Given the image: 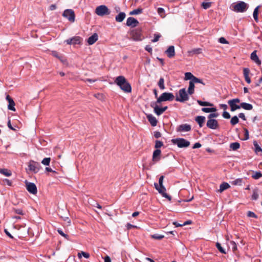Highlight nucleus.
I'll return each instance as SVG.
<instances>
[{"label": "nucleus", "mask_w": 262, "mask_h": 262, "mask_svg": "<svg viewBox=\"0 0 262 262\" xmlns=\"http://www.w3.org/2000/svg\"><path fill=\"white\" fill-rule=\"evenodd\" d=\"M51 161L50 158H45L41 161V163L46 166H48L50 164Z\"/></svg>", "instance_id": "nucleus-46"}, {"label": "nucleus", "mask_w": 262, "mask_h": 262, "mask_svg": "<svg viewBox=\"0 0 262 262\" xmlns=\"http://www.w3.org/2000/svg\"><path fill=\"white\" fill-rule=\"evenodd\" d=\"M248 8L247 4L243 1H240L233 6L232 10L236 12L243 13L245 12Z\"/></svg>", "instance_id": "nucleus-4"}, {"label": "nucleus", "mask_w": 262, "mask_h": 262, "mask_svg": "<svg viewBox=\"0 0 262 262\" xmlns=\"http://www.w3.org/2000/svg\"><path fill=\"white\" fill-rule=\"evenodd\" d=\"M253 145L255 147V151L256 153H258L259 152H262V149L261 147L258 145L256 141H254Z\"/></svg>", "instance_id": "nucleus-40"}, {"label": "nucleus", "mask_w": 262, "mask_h": 262, "mask_svg": "<svg viewBox=\"0 0 262 262\" xmlns=\"http://www.w3.org/2000/svg\"><path fill=\"white\" fill-rule=\"evenodd\" d=\"M230 147L233 150H237L240 147V144L238 142H233L230 144Z\"/></svg>", "instance_id": "nucleus-31"}, {"label": "nucleus", "mask_w": 262, "mask_h": 262, "mask_svg": "<svg viewBox=\"0 0 262 262\" xmlns=\"http://www.w3.org/2000/svg\"><path fill=\"white\" fill-rule=\"evenodd\" d=\"M115 82L124 92H131V85L123 76H119L116 77Z\"/></svg>", "instance_id": "nucleus-1"}, {"label": "nucleus", "mask_w": 262, "mask_h": 262, "mask_svg": "<svg viewBox=\"0 0 262 262\" xmlns=\"http://www.w3.org/2000/svg\"><path fill=\"white\" fill-rule=\"evenodd\" d=\"M256 51L254 50L251 54L250 56V58L252 60L254 61L257 64L260 65L261 64V61L259 59L257 54Z\"/></svg>", "instance_id": "nucleus-21"}, {"label": "nucleus", "mask_w": 262, "mask_h": 262, "mask_svg": "<svg viewBox=\"0 0 262 262\" xmlns=\"http://www.w3.org/2000/svg\"><path fill=\"white\" fill-rule=\"evenodd\" d=\"M158 84L161 90H164L165 89L164 85V79L163 77H161L160 78Z\"/></svg>", "instance_id": "nucleus-36"}, {"label": "nucleus", "mask_w": 262, "mask_h": 262, "mask_svg": "<svg viewBox=\"0 0 262 262\" xmlns=\"http://www.w3.org/2000/svg\"><path fill=\"white\" fill-rule=\"evenodd\" d=\"M82 38L80 36H74L67 39L65 42L68 45H79L81 43Z\"/></svg>", "instance_id": "nucleus-14"}, {"label": "nucleus", "mask_w": 262, "mask_h": 262, "mask_svg": "<svg viewBox=\"0 0 262 262\" xmlns=\"http://www.w3.org/2000/svg\"><path fill=\"white\" fill-rule=\"evenodd\" d=\"M145 49L146 51H147V52H148L149 53L151 54L152 50V48L150 47V46L147 45L145 47Z\"/></svg>", "instance_id": "nucleus-60"}, {"label": "nucleus", "mask_w": 262, "mask_h": 262, "mask_svg": "<svg viewBox=\"0 0 262 262\" xmlns=\"http://www.w3.org/2000/svg\"><path fill=\"white\" fill-rule=\"evenodd\" d=\"M260 8V6H257L254 10L253 16L255 21L257 23L258 21V11Z\"/></svg>", "instance_id": "nucleus-29"}, {"label": "nucleus", "mask_w": 262, "mask_h": 262, "mask_svg": "<svg viewBox=\"0 0 262 262\" xmlns=\"http://www.w3.org/2000/svg\"><path fill=\"white\" fill-rule=\"evenodd\" d=\"M247 216L249 217L257 218V215L254 212L251 211H248L247 212Z\"/></svg>", "instance_id": "nucleus-51"}, {"label": "nucleus", "mask_w": 262, "mask_h": 262, "mask_svg": "<svg viewBox=\"0 0 262 262\" xmlns=\"http://www.w3.org/2000/svg\"><path fill=\"white\" fill-rule=\"evenodd\" d=\"M250 70L249 68H245L243 69V74L245 79V81L248 83H250L251 82V79L249 76L250 74Z\"/></svg>", "instance_id": "nucleus-22"}, {"label": "nucleus", "mask_w": 262, "mask_h": 262, "mask_svg": "<svg viewBox=\"0 0 262 262\" xmlns=\"http://www.w3.org/2000/svg\"><path fill=\"white\" fill-rule=\"evenodd\" d=\"M174 98V96L171 93L164 92L157 98L156 103H160L163 101H172Z\"/></svg>", "instance_id": "nucleus-5"}, {"label": "nucleus", "mask_w": 262, "mask_h": 262, "mask_svg": "<svg viewBox=\"0 0 262 262\" xmlns=\"http://www.w3.org/2000/svg\"><path fill=\"white\" fill-rule=\"evenodd\" d=\"M156 102H152L150 104L151 107L154 108V113L158 116L162 115L166 110H167L168 106H165L162 107H160Z\"/></svg>", "instance_id": "nucleus-7"}, {"label": "nucleus", "mask_w": 262, "mask_h": 262, "mask_svg": "<svg viewBox=\"0 0 262 262\" xmlns=\"http://www.w3.org/2000/svg\"><path fill=\"white\" fill-rule=\"evenodd\" d=\"M195 77L190 72H186L185 74V80H191L190 81H193V78Z\"/></svg>", "instance_id": "nucleus-32"}, {"label": "nucleus", "mask_w": 262, "mask_h": 262, "mask_svg": "<svg viewBox=\"0 0 262 262\" xmlns=\"http://www.w3.org/2000/svg\"><path fill=\"white\" fill-rule=\"evenodd\" d=\"M167 57L169 58H171L175 56V50L173 46H169L167 49L165 51Z\"/></svg>", "instance_id": "nucleus-19"}, {"label": "nucleus", "mask_w": 262, "mask_h": 262, "mask_svg": "<svg viewBox=\"0 0 262 262\" xmlns=\"http://www.w3.org/2000/svg\"><path fill=\"white\" fill-rule=\"evenodd\" d=\"M240 99L238 98H235L233 99L229 100L228 101V104L230 106L231 111L234 112L238 109L241 108V104L237 105L236 103H239Z\"/></svg>", "instance_id": "nucleus-10"}, {"label": "nucleus", "mask_w": 262, "mask_h": 262, "mask_svg": "<svg viewBox=\"0 0 262 262\" xmlns=\"http://www.w3.org/2000/svg\"><path fill=\"white\" fill-rule=\"evenodd\" d=\"M232 185L241 186L243 183V179L242 178L236 179L231 182Z\"/></svg>", "instance_id": "nucleus-34"}, {"label": "nucleus", "mask_w": 262, "mask_h": 262, "mask_svg": "<svg viewBox=\"0 0 262 262\" xmlns=\"http://www.w3.org/2000/svg\"><path fill=\"white\" fill-rule=\"evenodd\" d=\"M151 237L152 238L160 240L162 239L164 237V236L163 235H160L159 234H154L151 235Z\"/></svg>", "instance_id": "nucleus-42"}, {"label": "nucleus", "mask_w": 262, "mask_h": 262, "mask_svg": "<svg viewBox=\"0 0 262 262\" xmlns=\"http://www.w3.org/2000/svg\"><path fill=\"white\" fill-rule=\"evenodd\" d=\"M191 129V126L188 124H182L178 126L176 129L178 132H189Z\"/></svg>", "instance_id": "nucleus-16"}, {"label": "nucleus", "mask_w": 262, "mask_h": 262, "mask_svg": "<svg viewBox=\"0 0 262 262\" xmlns=\"http://www.w3.org/2000/svg\"><path fill=\"white\" fill-rule=\"evenodd\" d=\"M62 16L66 18H67L71 22H74L75 15L74 12L72 9H67L64 11Z\"/></svg>", "instance_id": "nucleus-11"}, {"label": "nucleus", "mask_w": 262, "mask_h": 262, "mask_svg": "<svg viewBox=\"0 0 262 262\" xmlns=\"http://www.w3.org/2000/svg\"><path fill=\"white\" fill-rule=\"evenodd\" d=\"M143 12V9L139 8L136 9H134V10L130 11L129 12V15H137L140 13H142Z\"/></svg>", "instance_id": "nucleus-33"}, {"label": "nucleus", "mask_w": 262, "mask_h": 262, "mask_svg": "<svg viewBox=\"0 0 262 262\" xmlns=\"http://www.w3.org/2000/svg\"><path fill=\"white\" fill-rule=\"evenodd\" d=\"M161 151L159 149H156L154 151L152 161L154 163L158 162L161 159Z\"/></svg>", "instance_id": "nucleus-18"}, {"label": "nucleus", "mask_w": 262, "mask_h": 262, "mask_svg": "<svg viewBox=\"0 0 262 262\" xmlns=\"http://www.w3.org/2000/svg\"><path fill=\"white\" fill-rule=\"evenodd\" d=\"M171 142L173 144H176L179 148H186L190 144L189 141L181 138L173 139L171 140Z\"/></svg>", "instance_id": "nucleus-2"}, {"label": "nucleus", "mask_w": 262, "mask_h": 262, "mask_svg": "<svg viewBox=\"0 0 262 262\" xmlns=\"http://www.w3.org/2000/svg\"><path fill=\"white\" fill-rule=\"evenodd\" d=\"M139 24V22L137 19L133 17H129L127 19L126 26L130 27L132 28L137 26Z\"/></svg>", "instance_id": "nucleus-17"}, {"label": "nucleus", "mask_w": 262, "mask_h": 262, "mask_svg": "<svg viewBox=\"0 0 262 262\" xmlns=\"http://www.w3.org/2000/svg\"><path fill=\"white\" fill-rule=\"evenodd\" d=\"M161 35L160 34H155L154 39L152 40V42H155L159 40Z\"/></svg>", "instance_id": "nucleus-53"}, {"label": "nucleus", "mask_w": 262, "mask_h": 262, "mask_svg": "<svg viewBox=\"0 0 262 262\" xmlns=\"http://www.w3.org/2000/svg\"><path fill=\"white\" fill-rule=\"evenodd\" d=\"M130 35L134 40L139 41L142 39L141 30L140 29L133 30L130 33Z\"/></svg>", "instance_id": "nucleus-12"}, {"label": "nucleus", "mask_w": 262, "mask_h": 262, "mask_svg": "<svg viewBox=\"0 0 262 262\" xmlns=\"http://www.w3.org/2000/svg\"><path fill=\"white\" fill-rule=\"evenodd\" d=\"M98 39V36L97 33L93 34L88 39V43L90 45L94 44Z\"/></svg>", "instance_id": "nucleus-23"}, {"label": "nucleus", "mask_w": 262, "mask_h": 262, "mask_svg": "<svg viewBox=\"0 0 262 262\" xmlns=\"http://www.w3.org/2000/svg\"><path fill=\"white\" fill-rule=\"evenodd\" d=\"M261 177H262V173L260 171H255L252 176V178L255 180H257Z\"/></svg>", "instance_id": "nucleus-38"}, {"label": "nucleus", "mask_w": 262, "mask_h": 262, "mask_svg": "<svg viewBox=\"0 0 262 262\" xmlns=\"http://www.w3.org/2000/svg\"><path fill=\"white\" fill-rule=\"evenodd\" d=\"M211 6V2H203L201 4V6L204 9H207L209 8Z\"/></svg>", "instance_id": "nucleus-43"}, {"label": "nucleus", "mask_w": 262, "mask_h": 262, "mask_svg": "<svg viewBox=\"0 0 262 262\" xmlns=\"http://www.w3.org/2000/svg\"><path fill=\"white\" fill-rule=\"evenodd\" d=\"M219 114L217 113H211L208 116L209 119H213V118H216Z\"/></svg>", "instance_id": "nucleus-55"}, {"label": "nucleus", "mask_w": 262, "mask_h": 262, "mask_svg": "<svg viewBox=\"0 0 262 262\" xmlns=\"http://www.w3.org/2000/svg\"><path fill=\"white\" fill-rule=\"evenodd\" d=\"M230 185L227 183V182H223L222 183L220 186V189L219 191L220 192H223V191L227 189L228 188H230Z\"/></svg>", "instance_id": "nucleus-28"}, {"label": "nucleus", "mask_w": 262, "mask_h": 262, "mask_svg": "<svg viewBox=\"0 0 262 262\" xmlns=\"http://www.w3.org/2000/svg\"><path fill=\"white\" fill-rule=\"evenodd\" d=\"M40 165L39 163L33 160H30L28 164L29 170L36 173L40 169Z\"/></svg>", "instance_id": "nucleus-9"}, {"label": "nucleus", "mask_w": 262, "mask_h": 262, "mask_svg": "<svg viewBox=\"0 0 262 262\" xmlns=\"http://www.w3.org/2000/svg\"><path fill=\"white\" fill-rule=\"evenodd\" d=\"M155 188L158 191L163 197L167 199L169 201H171V196L166 193V188L164 185L159 186L157 183L154 184Z\"/></svg>", "instance_id": "nucleus-8"}, {"label": "nucleus", "mask_w": 262, "mask_h": 262, "mask_svg": "<svg viewBox=\"0 0 262 262\" xmlns=\"http://www.w3.org/2000/svg\"><path fill=\"white\" fill-rule=\"evenodd\" d=\"M81 255H83V257H84L86 258H88L90 257V254L87 253L83 251H81L80 253H78V256L79 258L81 257Z\"/></svg>", "instance_id": "nucleus-45"}, {"label": "nucleus", "mask_w": 262, "mask_h": 262, "mask_svg": "<svg viewBox=\"0 0 262 262\" xmlns=\"http://www.w3.org/2000/svg\"><path fill=\"white\" fill-rule=\"evenodd\" d=\"M241 106L244 110L250 111L253 109V105L250 103L246 102H242L241 103Z\"/></svg>", "instance_id": "nucleus-27"}, {"label": "nucleus", "mask_w": 262, "mask_h": 262, "mask_svg": "<svg viewBox=\"0 0 262 262\" xmlns=\"http://www.w3.org/2000/svg\"><path fill=\"white\" fill-rule=\"evenodd\" d=\"M125 16L126 14L124 12H120L116 16L115 20L117 22L121 23L124 19Z\"/></svg>", "instance_id": "nucleus-25"}, {"label": "nucleus", "mask_w": 262, "mask_h": 262, "mask_svg": "<svg viewBox=\"0 0 262 262\" xmlns=\"http://www.w3.org/2000/svg\"><path fill=\"white\" fill-rule=\"evenodd\" d=\"M239 122V119L236 116L233 117L231 120L230 123L232 125H234Z\"/></svg>", "instance_id": "nucleus-41"}, {"label": "nucleus", "mask_w": 262, "mask_h": 262, "mask_svg": "<svg viewBox=\"0 0 262 262\" xmlns=\"http://www.w3.org/2000/svg\"><path fill=\"white\" fill-rule=\"evenodd\" d=\"M0 173L5 175L7 177H10L12 175V172L10 170L7 169H0Z\"/></svg>", "instance_id": "nucleus-30"}, {"label": "nucleus", "mask_w": 262, "mask_h": 262, "mask_svg": "<svg viewBox=\"0 0 262 262\" xmlns=\"http://www.w3.org/2000/svg\"><path fill=\"white\" fill-rule=\"evenodd\" d=\"M146 117L152 126H156L157 125L158 121L152 115L148 114Z\"/></svg>", "instance_id": "nucleus-20"}, {"label": "nucleus", "mask_w": 262, "mask_h": 262, "mask_svg": "<svg viewBox=\"0 0 262 262\" xmlns=\"http://www.w3.org/2000/svg\"><path fill=\"white\" fill-rule=\"evenodd\" d=\"M110 11L105 5H100L97 7L95 10V13L99 16H104L110 14Z\"/></svg>", "instance_id": "nucleus-6"}, {"label": "nucleus", "mask_w": 262, "mask_h": 262, "mask_svg": "<svg viewBox=\"0 0 262 262\" xmlns=\"http://www.w3.org/2000/svg\"><path fill=\"white\" fill-rule=\"evenodd\" d=\"M258 198V194L255 191H254L252 195V199L256 200Z\"/></svg>", "instance_id": "nucleus-57"}, {"label": "nucleus", "mask_w": 262, "mask_h": 262, "mask_svg": "<svg viewBox=\"0 0 262 262\" xmlns=\"http://www.w3.org/2000/svg\"><path fill=\"white\" fill-rule=\"evenodd\" d=\"M223 117L225 119H229L231 116L228 112L224 111L223 113Z\"/></svg>", "instance_id": "nucleus-56"}, {"label": "nucleus", "mask_w": 262, "mask_h": 262, "mask_svg": "<svg viewBox=\"0 0 262 262\" xmlns=\"http://www.w3.org/2000/svg\"><path fill=\"white\" fill-rule=\"evenodd\" d=\"M164 178V177L163 176H161L159 178V185H158L159 186L163 185V182Z\"/></svg>", "instance_id": "nucleus-61"}, {"label": "nucleus", "mask_w": 262, "mask_h": 262, "mask_svg": "<svg viewBox=\"0 0 262 262\" xmlns=\"http://www.w3.org/2000/svg\"><path fill=\"white\" fill-rule=\"evenodd\" d=\"M52 55L58 58L60 60H61L62 62H63V61L62 60V59H61L62 57L61 56L59 55V53L57 52V51H52Z\"/></svg>", "instance_id": "nucleus-49"}, {"label": "nucleus", "mask_w": 262, "mask_h": 262, "mask_svg": "<svg viewBox=\"0 0 262 262\" xmlns=\"http://www.w3.org/2000/svg\"><path fill=\"white\" fill-rule=\"evenodd\" d=\"M14 210L15 212L18 214H20V215L24 214V213L23 210L21 209H14Z\"/></svg>", "instance_id": "nucleus-59"}, {"label": "nucleus", "mask_w": 262, "mask_h": 262, "mask_svg": "<svg viewBox=\"0 0 262 262\" xmlns=\"http://www.w3.org/2000/svg\"><path fill=\"white\" fill-rule=\"evenodd\" d=\"M189 99L188 93H187L185 88L180 89L179 91V96L177 95L176 97V100L180 102H184Z\"/></svg>", "instance_id": "nucleus-3"}, {"label": "nucleus", "mask_w": 262, "mask_h": 262, "mask_svg": "<svg viewBox=\"0 0 262 262\" xmlns=\"http://www.w3.org/2000/svg\"><path fill=\"white\" fill-rule=\"evenodd\" d=\"M26 189L30 193L36 194L37 192L36 186L34 183L25 181Z\"/></svg>", "instance_id": "nucleus-13"}, {"label": "nucleus", "mask_w": 262, "mask_h": 262, "mask_svg": "<svg viewBox=\"0 0 262 262\" xmlns=\"http://www.w3.org/2000/svg\"><path fill=\"white\" fill-rule=\"evenodd\" d=\"M201 146H202V145H201V144L200 143H199V142H196V143H195L193 145V147H192V148H193V149L198 148L201 147Z\"/></svg>", "instance_id": "nucleus-64"}, {"label": "nucleus", "mask_w": 262, "mask_h": 262, "mask_svg": "<svg viewBox=\"0 0 262 262\" xmlns=\"http://www.w3.org/2000/svg\"><path fill=\"white\" fill-rule=\"evenodd\" d=\"M163 145V143L159 140H156L155 142V147L156 149H158L159 148H160Z\"/></svg>", "instance_id": "nucleus-48"}, {"label": "nucleus", "mask_w": 262, "mask_h": 262, "mask_svg": "<svg viewBox=\"0 0 262 262\" xmlns=\"http://www.w3.org/2000/svg\"><path fill=\"white\" fill-rule=\"evenodd\" d=\"M216 248H217V249L219 250V251L223 253V254H226V252L225 251V250H224V249L221 246V245L219 243H216Z\"/></svg>", "instance_id": "nucleus-44"}, {"label": "nucleus", "mask_w": 262, "mask_h": 262, "mask_svg": "<svg viewBox=\"0 0 262 262\" xmlns=\"http://www.w3.org/2000/svg\"><path fill=\"white\" fill-rule=\"evenodd\" d=\"M154 136L156 138H159L161 137V134L160 132L156 131L154 132Z\"/></svg>", "instance_id": "nucleus-62"}, {"label": "nucleus", "mask_w": 262, "mask_h": 262, "mask_svg": "<svg viewBox=\"0 0 262 262\" xmlns=\"http://www.w3.org/2000/svg\"><path fill=\"white\" fill-rule=\"evenodd\" d=\"M15 104L14 101L13 100H11L9 102V104H8V108L9 110L13 111H15V108L14 107Z\"/></svg>", "instance_id": "nucleus-39"}, {"label": "nucleus", "mask_w": 262, "mask_h": 262, "mask_svg": "<svg viewBox=\"0 0 262 262\" xmlns=\"http://www.w3.org/2000/svg\"><path fill=\"white\" fill-rule=\"evenodd\" d=\"M202 49L201 48L193 49L192 50L189 51V54H199L202 53Z\"/></svg>", "instance_id": "nucleus-37"}, {"label": "nucleus", "mask_w": 262, "mask_h": 262, "mask_svg": "<svg viewBox=\"0 0 262 262\" xmlns=\"http://www.w3.org/2000/svg\"><path fill=\"white\" fill-rule=\"evenodd\" d=\"M157 12L159 15L162 16L164 14L165 10L163 8L159 7L158 8Z\"/></svg>", "instance_id": "nucleus-58"}, {"label": "nucleus", "mask_w": 262, "mask_h": 262, "mask_svg": "<svg viewBox=\"0 0 262 262\" xmlns=\"http://www.w3.org/2000/svg\"><path fill=\"white\" fill-rule=\"evenodd\" d=\"M197 102L201 106H213V104L210 103L208 102H206V101H202L201 100H197Z\"/></svg>", "instance_id": "nucleus-35"}, {"label": "nucleus", "mask_w": 262, "mask_h": 262, "mask_svg": "<svg viewBox=\"0 0 262 262\" xmlns=\"http://www.w3.org/2000/svg\"><path fill=\"white\" fill-rule=\"evenodd\" d=\"M193 83H200L202 84L203 85H205V83L203 81L202 79H200L196 77L195 76L193 78V81H192Z\"/></svg>", "instance_id": "nucleus-47"}, {"label": "nucleus", "mask_w": 262, "mask_h": 262, "mask_svg": "<svg viewBox=\"0 0 262 262\" xmlns=\"http://www.w3.org/2000/svg\"><path fill=\"white\" fill-rule=\"evenodd\" d=\"M244 130L245 134H244V138L243 140H247L249 138L248 130L247 128H244Z\"/></svg>", "instance_id": "nucleus-52"}, {"label": "nucleus", "mask_w": 262, "mask_h": 262, "mask_svg": "<svg viewBox=\"0 0 262 262\" xmlns=\"http://www.w3.org/2000/svg\"><path fill=\"white\" fill-rule=\"evenodd\" d=\"M219 41L221 43H227L228 41L224 37H221L219 38Z\"/></svg>", "instance_id": "nucleus-63"}, {"label": "nucleus", "mask_w": 262, "mask_h": 262, "mask_svg": "<svg viewBox=\"0 0 262 262\" xmlns=\"http://www.w3.org/2000/svg\"><path fill=\"white\" fill-rule=\"evenodd\" d=\"M194 83L192 81H189V87L188 89V93L189 95H192L194 93Z\"/></svg>", "instance_id": "nucleus-26"}, {"label": "nucleus", "mask_w": 262, "mask_h": 262, "mask_svg": "<svg viewBox=\"0 0 262 262\" xmlns=\"http://www.w3.org/2000/svg\"><path fill=\"white\" fill-rule=\"evenodd\" d=\"M195 121L199 124L200 127H202L205 121V117L202 116H197L195 119Z\"/></svg>", "instance_id": "nucleus-24"}, {"label": "nucleus", "mask_w": 262, "mask_h": 262, "mask_svg": "<svg viewBox=\"0 0 262 262\" xmlns=\"http://www.w3.org/2000/svg\"><path fill=\"white\" fill-rule=\"evenodd\" d=\"M231 244L232 245V251L234 252H235V251L237 250V246L235 242L234 241H231Z\"/></svg>", "instance_id": "nucleus-54"}, {"label": "nucleus", "mask_w": 262, "mask_h": 262, "mask_svg": "<svg viewBox=\"0 0 262 262\" xmlns=\"http://www.w3.org/2000/svg\"><path fill=\"white\" fill-rule=\"evenodd\" d=\"M57 232L62 236L64 237L67 239L69 240V235L64 233V232L62 231V230L61 229H58L57 230Z\"/></svg>", "instance_id": "nucleus-50"}, {"label": "nucleus", "mask_w": 262, "mask_h": 262, "mask_svg": "<svg viewBox=\"0 0 262 262\" xmlns=\"http://www.w3.org/2000/svg\"><path fill=\"white\" fill-rule=\"evenodd\" d=\"M207 126L212 129H216L219 127V123L215 119H208L206 124Z\"/></svg>", "instance_id": "nucleus-15"}]
</instances>
